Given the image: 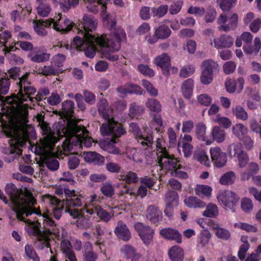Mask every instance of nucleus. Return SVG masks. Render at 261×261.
Segmentation results:
<instances>
[{
  "label": "nucleus",
  "instance_id": "53",
  "mask_svg": "<svg viewBox=\"0 0 261 261\" xmlns=\"http://www.w3.org/2000/svg\"><path fill=\"white\" fill-rule=\"evenodd\" d=\"M227 150L231 157H235L240 151H244L242 150V145L239 143L230 144L228 147Z\"/></svg>",
  "mask_w": 261,
  "mask_h": 261
},
{
  "label": "nucleus",
  "instance_id": "61",
  "mask_svg": "<svg viewBox=\"0 0 261 261\" xmlns=\"http://www.w3.org/2000/svg\"><path fill=\"white\" fill-rule=\"evenodd\" d=\"M152 14V7L143 6L140 8L139 16L141 19L146 20L150 18Z\"/></svg>",
  "mask_w": 261,
  "mask_h": 261
},
{
  "label": "nucleus",
  "instance_id": "38",
  "mask_svg": "<svg viewBox=\"0 0 261 261\" xmlns=\"http://www.w3.org/2000/svg\"><path fill=\"white\" fill-rule=\"evenodd\" d=\"M219 215V210L217 206L213 203H209L206 206L205 210L203 212L202 215L210 218H216Z\"/></svg>",
  "mask_w": 261,
  "mask_h": 261
},
{
  "label": "nucleus",
  "instance_id": "58",
  "mask_svg": "<svg viewBox=\"0 0 261 261\" xmlns=\"http://www.w3.org/2000/svg\"><path fill=\"white\" fill-rule=\"evenodd\" d=\"M204 20L206 22H213L216 19L217 12L215 8L209 7L204 13Z\"/></svg>",
  "mask_w": 261,
  "mask_h": 261
},
{
  "label": "nucleus",
  "instance_id": "13",
  "mask_svg": "<svg viewBox=\"0 0 261 261\" xmlns=\"http://www.w3.org/2000/svg\"><path fill=\"white\" fill-rule=\"evenodd\" d=\"M154 63L162 69L164 75L168 76L170 74L171 60L170 57L166 53L156 56L153 61Z\"/></svg>",
  "mask_w": 261,
  "mask_h": 261
},
{
  "label": "nucleus",
  "instance_id": "12",
  "mask_svg": "<svg viewBox=\"0 0 261 261\" xmlns=\"http://www.w3.org/2000/svg\"><path fill=\"white\" fill-rule=\"evenodd\" d=\"M9 146L4 147L3 152L7 155L15 154L16 156H20L22 153V149L19 146H22L23 142L20 138L14 137L9 140Z\"/></svg>",
  "mask_w": 261,
  "mask_h": 261
},
{
  "label": "nucleus",
  "instance_id": "27",
  "mask_svg": "<svg viewBox=\"0 0 261 261\" xmlns=\"http://www.w3.org/2000/svg\"><path fill=\"white\" fill-rule=\"evenodd\" d=\"M42 162L46 167L50 171H56L59 169V162L54 156L49 154L45 155L42 158Z\"/></svg>",
  "mask_w": 261,
  "mask_h": 261
},
{
  "label": "nucleus",
  "instance_id": "40",
  "mask_svg": "<svg viewBox=\"0 0 261 261\" xmlns=\"http://www.w3.org/2000/svg\"><path fill=\"white\" fill-rule=\"evenodd\" d=\"M144 112L143 106L137 105L136 102L130 104L129 109V115L132 118H135L142 114Z\"/></svg>",
  "mask_w": 261,
  "mask_h": 261
},
{
  "label": "nucleus",
  "instance_id": "30",
  "mask_svg": "<svg viewBox=\"0 0 261 261\" xmlns=\"http://www.w3.org/2000/svg\"><path fill=\"white\" fill-rule=\"evenodd\" d=\"M238 24V16L236 13L233 14L229 18L228 23L226 25H221L218 27L220 31L228 32L230 30H234Z\"/></svg>",
  "mask_w": 261,
  "mask_h": 261
},
{
  "label": "nucleus",
  "instance_id": "8",
  "mask_svg": "<svg viewBox=\"0 0 261 261\" xmlns=\"http://www.w3.org/2000/svg\"><path fill=\"white\" fill-rule=\"evenodd\" d=\"M158 163L163 169L167 171L174 170L177 166L179 161L168 152L158 155Z\"/></svg>",
  "mask_w": 261,
  "mask_h": 261
},
{
  "label": "nucleus",
  "instance_id": "31",
  "mask_svg": "<svg viewBox=\"0 0 261 261\" xmlns=\"http://www.w3.org/2000/svg\"><path fill=\"white\" fill-rule=\"evenodd\" d=\"M85 158L87 162L93 163L99 166L102 165L105 161V158L103 156L96 152L93 151L88 152Z\"/></svg>",
  "mask_w": 261,
  "mask_h": 261
},
{
  "label": "nucleus",
  "instance_id": "15",
  "mask_svg": "<svg viewBox=\"0 0 261 261\" xmlns=\"http://www.w3.org/2000/svg\"><path fill=\"white\" fill-rule=\"evenodd\" d=\"M86 211L91 215L96 214L101 221L105 222L110 221L113 216V213H109L99 205L87 206L86 207Z\"/></svg>",
  "mask_w": 261,
  "mask_h": 261
},
{
  "label": "nucleus",
  "instance_id": "32",
  "mask_svg": "<svg viewBox=\"0 0 261 261\" xmlns=\"http://www.w3.org/2000/svg\"><path fill=\"white\" fill-rule=\"evenodd\" d=\"M184 203L186 206L190 208H203L206 206V203L197 197L195 196H189L185 199Z\"/></svg>",
  "mask_w": 261,
  "mask_h": 261
},
{
  "label": "nucleus",
  "instance_id": "3",
  "mask_svg": "<svg viewBox=\"0 0 261 261\" xmlns=\"http://www.w3.org/2000/svg\"><path fill=\"white\" fill-rule=\"evenodd\" d=\"M5 190L10 197L12 210L15 213L18 220L25 221V218L32 214H40V208L34 207L37 201L32 193L24 194L21 189L12 183L7 184Z\"/></svg>",
  "mask_w": 261,
  "mask_h": 261
},
{
  "label": "nucleus",
  "instance_id": "20",
  "mask_svg": "<svg viewBox=\"0 0 261 261\" xmlns=\"http://www.w3.org/2000/svg\"><path fill=\"white\" fill-rule=\"evenodd\" d=\"M160 233L167 240L174 241L178 244L182 242L181 235L176 229L171 228H163L160 230Z\"/></svg>",
  "mask_w": 261,
  "mask_h": 261
},
{
  "label": "nucleus",
  "instance_id": "34",
  "mask_svg": "<svg viewBox=\"0 0 261 261\" xmlns=\"http://www.w3.org/2000/svg\"><path fill=\"white\" fill-rule=\"evenodd\" d=\"M171 31L165 24H161L155 30L154 35L158 39H165L168 38L171 35Z\"/></svg>",
  "mask_w": 261,
  "mask_h": 261
},
{
  "label": "nucleus",
  "instance_id": "2",
  "mask_svg": "<svg viewBox=\"0 0 261 261\" xmlns=\"http://www.w3.org/2000/svg\"><path fill=\"white\" fill-rule=\"evenodd\" d=\"M65 198L62 200H59L56 197H53L50 199L51 204L55 206L50 215L47 214H41L37 215L41 218L40 220H43V227L45 232L48 234H58L59 230L57 226L55 221L53 220V216L57 220H59L63 212L65 213L66 205H80L82 204V200L79 197L74 190H70L67 188L64 189Z\"/></svg>",
  "mask_w": 261,
  "mask_h": 261
},
{
  "label": "nucleus",
  "instance_id": "64",
  "mask_svg": "<svg viewBox=\"0 0 261 261\" xmlns=\"http://www.w3.org/2000/svg\"><path fill=\"white\" fill-rule=\"evenodd\" d=\"M121 252L129 259L136 252V249L130 245H125L121 247Z\"/></svg>",
  "mask_w": 261,
  "mask_h": 261
},
{
  "label": "nucleus",
  "instance_id": "6",
  "mask_svg": "<svg viewBox=\"0 0 261 261\" xmlns=\"http://www.w3.org/2000/svg\"><path fill=\"white\" fill-rule=\"evenodd\" d=\"M97 21L92 15L85 14L83 16V21L77 28V34L81 35V37H90V36H95L93 31L96 29Z\"/></svg>",
  "mask_w": 261,
  "mask_h": 261
},
{
  "label": "nucleus",
  "instance_id": "4",
  "mask_svg": "<svg viewBox=\"0 0 261 261\" xmlns=\"http://www.w3.org/2000/svg\"><path fill=\"white\" fill-rule=\"evenodd\" d=\"M8 73L11 79L17 81L16 85L18 88V98L20 103H23L27 98H30L31 94H35L36 88L32 85L29 77L30 72H26L21 75L20 69L17 67H13L8 70Z\"/></svg>",
  "mask_w": 261,
  "mask_h": 261
},
{
  "label": "nucleus",
  "instance_id": "46",
  "mask_svg": "<svg viewBox=\"0 0 261 261\" xmlns=\"http://www.w3.org/2000/svg\"><path fill=\"white\" fill-rule=\"evenodd\" d=\"M206 125L202 122L198 123L196 125V135L199 140L205 141L206 136Z\"/></svg>",
  "mask_w": 261,
  "mask_h": 261
},
{
  "label": "nucleus",
  "instance_id": "21",
  "mask_svg": "<svg viewBox=\"0 0 261 261\" xmlns=\"http://www.w3.org/2000/svg\"><path fill=\"white\" fill-rule=\"evenodd\" d=\"M39 125L43 134L45 135L44 141L46 145H52L57 142V138L51 133L50 128L47 122L43 121Z\"/></svg>",
  "mask_w": 261,
  "mask_h": 261
},
{
  "label": "nucleus",
  "instance_id": "51",
  "mask_svg": "<svg viewBox=\"0 0 261 261\" xmlns=\"http://www.w3.org/2000/svg\"><path fill=\"white\" fill-rule=\"evenodd\" d=\"M105 231L99 225L96 226L93 234L95 236L97 240L95 243V245L99 247L101 250V246L103 245V242L101 241L100 237L104 235Z\"/></svg>",
  "mask_w": 261,
  "mask_h": 261
},
{
  "label": "nucleus",
  "instance_id": "57",
  "mask_svg": "<svg viewBox=\"0 0 261 261\" xmlns=\"http://www.w3.org/2000/svg\"><path fill=\"white\" fill-rule=\"evenodd\" d=\"M82 205V203L80 205H66L65 213H68L74 219L82 217V214L80 213L77 209L75 208V207H80Z\"/></svg>",
  "mask_w": 261,
  "mask_h": 261
},
{
  "label": "nucleus",
  "instance_id": "41",
  "mask_svg": "<svg viewBox=\"0 0 261 261\" xmlns=\"http://www.w3.org/2000/svg\"><path fill=\"white\" fill-rule=\"evenodd\" d=\"M37 72L45 76L55 75L59 73L58 69L54 65H45L40 67L38 69Z\"/></svg>",
  "mask_w": 261,
  "mask_h": 261
},
{
  "label": "nucleus",
  "instance_id": "26",
  "mask_svg": "<svg viewBox=\"0 0 261 261\" xmlns=\"http://www.w3.org/2000/svg\"><path fill=\"white\" fill-rule=\"evenodd\" d=\"M194 88V80L191 78L185 81L181 85V92L185 98L190 99L191 98Z\"/></svg>",
  "mask_w": 261,
  "mask_h": 261
},
{
  "label": "nucleus",
  "instance_id": "35",
  "mask_svg": "<svg viewBox=\"0 0 261 261\" xmlns=\"http://www.w3.org/2000/svg\"><path fill=\"white\" fill-rule=\"evenodd\" d=\"M145 106L151 112L159 113L162 111L161 104L156 99L148 98L145 103Z\"/></svg>",
  "mask_w": 261,
  "mask_h": 261
},
{
  "label": "nucleus",
  "instance_id": "25",
  "mask_svg": "<svg viewBox=\"0 0 261 261\" xmlns=\"http://www.w3.org/2000/svg\"><path fill=\"white\" fill-rule=\"evenodd\" d=\"M168 255L172 261H182L184 256V251L181 247L177 245H175L169 249Z\"/></svg>",
  "mask_w": 261,
  "mask_h": 261
},
{
  "label": "nucleus",
  "instance_id": "56",
  "mask_svg": "<svg viewBox=\"0 0 261 261\" xmlns=\"http://www.w3.org/2000/svg\"><path fill=\"white\" fill-rule=\"evenodd\" d=\"M37 9L38 14L42 17L47 16L51 10L49 5L43 2H40Z\"/></svg>",
  "mask_w": 261,
  "mask_h": 261
},
{
  "label": "nucleus",
  "instance_id": "37",
  "mask_svg": "<svg viewBox=\"0 0 261 261\" xmlns=\"http://www.w3.org/2000/svg\"><path fill=\"white\" fill-rule=\"evenodd\" d=\"M218 65L212 60L204 61L201 65L202 71L214 74V72L218 70Z\"/></svg>",
  "mask_w": 261,
  "mask_h": 261
},
{
  "label": "nucleus",
  "instance_id": "7",
  "mask_svg": "<svg viewBox=\"0 0 261 261\" xmlns=\"http://www.w3.org/2000/svg\"><path fill=\"white\" fill-rule=\"evenodd\" d=\"M219 202L226 210L234 211V206L239 200L238 196L230 191H225L220 194L218 197Z\"/></svg>",
  "mask_w": 261,
  "mask_h": 261
},
{
  "label": "nucleus",
  "instance_id": "39",
  "mask_svg": "<svg viewBox=\"0 0 261 261\" xmlns=\"http://www.w3.org/2000/svg\"><path fill=\"white\" fill-rule=\"evenodd\" d=\"M63 133L64 135H66L67 134V132L69 131L71 133V134L73 136H75L79 138H81L80 136L82 135L81 134H79L81 132H82V134L84 135L85 133H86L87 132V129L85 128H84L83 129H81L80 127L77 124H74L73 126H70L68 125V128H65L64 127L62 129Z\"/></svg>",
  "mask_w": 261,
  "mask_h": 261
},
{
  "label": "nucleus",
  "instance_id": "44",
  "mask_svg": "<svg viewBox=\"0 0 261 261\" xmlns=\"http://www.w3.org/2000/svg\"><path fill=\"white\" fill-rule=\"evenodd\" d=\"M10 86V79L8 77H1L0 79V99L3 98L1 95H6Z\"/></svg>",
  "mask_w": 261,
  "mask_h": 261
},
{
  "label": "nucleus",
  "instance_id": "47",
  "mask_svg": "<svg viewBox=\"0 0 261 261\" xmlns=\"http://www.w3.org/2000/svg\"><path fill=\"white\" fill-rule=\"evenodd\" d=\"M25 253L30 259L33 261H40V257L32 245L27 244L24 247Z\"/></svg>",
  "mask_w": 261,
  "mask_h": 261
},
{
  "label": "nucleus",
  "instance_id": "16",
  "mask_svg": "<svg viewBox=\"0 0 261 261\" xmlns=\"http://www.w3.org/2000/svg\"><path fill=\"white\" fill-rule=\"evenodd\" d=\"M28 223L29 224L28 228V233L36 237L39 241H47V237L44 231L40 229L41 223L38 219L37 221H32L30 220H27Z\"/></svg>",
  "mask_w": 261,
  "mask_h": 261
},
{
  "label": "nucleus",
  "instance_id": "14",
  "mask_svg": "<svg viewBox=\"0 0 261 261\" xmlns=\"http://www.w3.org/2000/svg\"><path fill=\"white\" fill-rule=\"evenodd\" d=\"M97 110L98 114L101 116L105 120L107 121L106 124L112 123L115 125H120L116 123L114 120L110 118V114L112 112V110L109 107L107 100L105 98H102L98 105Z\"/></svg>",
  "mask_w": 261,
  "mask_h": 261
},
{
  "label": "nucleus",
  "instance_id": "63",
  "mask_svg": "<svg viewBox=\"0 0 261 261\" xmlns=\"http://www.w3.org/2000/svg\"><path fill=\"white\" fill-rule=\"evenodd\" d=\"M215 229H216V234L218 238L225 241L230 238V233L228 230L218 227Z\"/></svg>",
  "mask_w": 261,
  "mask_h": 261
},
{
  "label": "nucleus",
  "instance_id": "5",
  "mask_svg": "<svg viewBox=\"0 0 261 261\" xmlns=\"http://www.w3.org/2000/svg\"><path fill=\"white\" fill-rule=\"evenodd\" d=\"M100 131L103 136H107L108 142L106 149L109 152L114 154H118L120 151L114 144L117 143L119 138L126 133L125 129L122 125H114L112 123L102 124L100 127Z\"/></svg>",
  "mask_w": 261,
  "mask_h": 261
},
{
  "label": "nucleus",
  "instance_id": "9",
  "mask_svg": "<svg viewBox=\"0 0 261 261\" xmlns=\"http://www.w3.org/2000/svg\"><path fill=\"white\" fill-rule=\"evenodd\" d=\"M134 227L144 244L148 246L153 241L154 230L149 226L141 222L135 224Z\"/></svg>",
  "mask_w": 261,
  "mask_h": 261
},
{
  "label": "nucleus",
  "instance_id": "29",
  "mask_svg": "<svg viewBox=\"0 0 261 261\" xmlns=\"http://www.w3.org/2000/svg\"><path fill=\"white\" fill-rule=\"evenodd\" d=\"M28 111L21 110L16 113L14 117V121L16 126L24 127L28 122Z\"/></svg>",
  "mask_w": 261,
  "mask_h": 261
},
{
  "label": "nucleus",
  "instance_id": "1",
  "mask_svg": "<svg viewBox=\"0 0 261 261\" xmlns=\"http://www.w3.org/2000/svg\"><path fill=\"white\" fill-rule=\"evenodd\" d=\"M126 38V33L121 28H114L110 35L102 34L100 36H90V37L75 36L72 43L77 50H84L87 57L93 58L97 50V46L101 49L103 58L111 61H116L118 55L115 52L121 48V44Z\"/></svg>",
  "mask_w": 261,
  "mask_h": 261
},
{
  "label": "nucleus",
  "instance_id": "23",
  "mask_svg": "<svg viewBox=\"0 0 261 261\" xmlns=\"http://www.w3.org/2000/svg\"><path fill=\"white\" fill-rule=\"evenodd\" d=\"M233 38L230 35L224 34L214 40L215 47L218 48H229L233 44Z\"/></svg>",
  "mask_w": 261,
  "mask_h": 261
},
{
  "label": "nucleus",
  "instance_id": "60",
  "mask_svg": "<svg viewBox=\"0 0 261 261\" xmlns=\"http://www.w3.org/2000/svg\"><path fill=\"white\" fill-rule=\"evenodd\" d=\"M142 84L150 95L155 97L158 95V90L147 80H143Z\"/></svg>",
  "mask_w": 261,
  "mask_h": 261
},
{
  "label": "nucleus",
  "instance_id": "18",
  "mask_svg": "<svg viewBox=\"0 0 261 261\" xmlns=\"http://www.w3.org/2000/svg\"><path fill=\"white\" fill-rule=\"evenodd\" d=\"M136 140L145 149L153 148V136L151 130H145Z\"/></svg>",
  "mask_w": 261,
  "mask_h": 261
},
{
  "label": "nucleus",
  "instance_id": "55",
  "mask_svg": "<svg viewBox=\"0 0 261 261\" xmlns=\"http://www.w3.org/2000/svg\"><path fill=\"white\" fill-rule=\"evenodd\" d=\"M237 0H217V4L223 11H228Z\"/></svg>",
  "mask_w": 261,
  "mask_h": 261
},
{
  "label": "nucleus",
  "instance_id": "11",
  "mask_svg": "<svg viewBox=\"0 0 261 261\" xmlns=\"http://www.w3.org/2000/svg\"><path fill=\"white\" fill-rule=\"evenodd\" d=\"M212 162L217 168L224 167L227 162V154L219 147H211L210 150Z\"/></svg>",
  "mask_w": 261,
  "mask_h": 261
},
{
  "label": "nucleus",
  "instance_id": "62",
  "mask_svg": "<svg viewBox=\"0 0 261 261\" xmlns=\"http://www.w3.org/2000/svg\"><path fill=\"white\" fill-rule=\"evenodd\" d=\"M238 160V165L240 168L245 167L248 163L249 157L245 151H240L237 156Z\"/></svg>",
  "mask_w": 261,
  "mask_h": 261
},
{
  "label": "nucleus",
  "instance_id": "48",
  "mask_svg": "<svg viewBox=\"0 0 261 261\" xmlns=\"http://www.w3.org/2000/svg\"><path fill=\"white\" fill-rule=\"evenodd\" d=\"M49 90L47 88L41 89L38 91L36 97H32V95H33V94H31L30 95V98H31L32 99H30V98H27V100H25L24 102L28 101V100H29L31 102H34L35 101V100L40 102L44 98V96L49 95Z\"/></svg>",
  "mask_w": 261,
  "mask_h": 261
},
{
  "label": "nucleus",
  "instance_id": "59",
  "mask_svg": "<svg viewBox=\"0 0 261 261\" xmlns=\"http://www.w3.org/2000/svg\"><path fill=\"white\" fill-rule=\"evenodd\" d=\"M101 193L107 197H111L114 194V189L109 182L103 184L100 188Z\"/></svg>",
  "mask_w": 261,
  "mask_h": 261
},
{
  "label": "nucleus",
  "instance_id": "17",
  "mask_svg": "<svg viewBox=\"0 0 261 261\" xmlns=\"http://www.w3.org/2000/svg\"><path fill=\"white\" fill-rule=\"evenodd\" d=\"M146 218L152 223L157 225L162 221L163 214L158 206L150 205L146 210Z\"/></svg>",
  "mask_w": 261,
  "mask_h": 261
},
{
  "label": "nucleus",
  "instance_id": "19",
  "mask_svg": "<svg viewBox=\"0 0 261 261\" xmlns=\"http://www.w3.org/2000/svg\"><path fill=\"white\" fill-rule=\"evenodd\" d=\"M114 232L118 238L124 241L129 240L131 238V233L128 228L122 221L118 222Z\"/></svg>",
  "mask_w": 261,
  "mask_h": 261
},
{
  "label": "nucleus",
  "instance_id": "22",
  "mask_svg": "<svg viewBox=\"0 0 261 261\" xmlns=\"http://www.w3.org/2000/svg\"><path fill=\"white\" fill-rule=\"evenodd\" d=\"M53 22L49 19L44 21L38 20L34 21V29L36 34L42 37L46 36L47 35V32L45 28H49L52 25Z\"/></svg>",
  "mask_w": 261,
  "mask_h": 261
},
{
  "label": "nucleus",
  "instance_id": "45",
  "mask_svg": "<svg viewBox=\"0 0 261 261\" xmlns=\"http://www.w3.org/2000/svg\"><path fill=\"white\" fill-rule=\"evenodd\" d=\"M232 112L236 117L242 121H245L248 119V114L245 109L240 106H236L233 108Z\"/></svg>",
  "mask_w": 261,
  "mask_h": 261
},
{
  "label": "nucleus",
  "instance_id": "42",
  "mask_svg": "<svg viewBox=\"0 0 261 261\" xmlns=\"http://www.w3.org/2000/svg\"><path fill=\"white\" fill-rule=\"evenodd\" d=\"M165 201L167 204L177 206L179 201L177 193L174 191H168L165 195Z\"/></svg>",
  "mask_w": 261,
  "mask_h": 261
},
{
  "label": "nucleus",
  "instance_id": "52",
  "mask_svg": "<svg viewBox=\"0 0 261 261\" xmlns=\"http://www.w3.org/2000/svg\"><path fill=\"white\" fill-rule=\"evenodd\" d=\"M137 70L141 74L146 76L151 77L154 75L153 70L146 64H139L137 67Z\"/></svg>",
  "mask_w": 261,
  "mask_h": 261
},
{
  "label": "nucleus",
  "instance_id": "49",
  "mask_svg": "<svg viewBox=\"0 0 261 261\" xmlns=\"http://www.w3.org/2000/svg\"><path fill=\"white\" fill-rule=\"evenodd\" d=\"M29 57L32 62L41 63L48 61L50 58V54L46 53H43L41 54H36L34 55L30 54Z\"/></svg>",
  "mask_w": 261,
  "mask_h": 261
},
{
  "label": "nucleus",
  "instance_id": "54",
  "mask_svg": "<svg viewBox=\"0 0 261 261\" xmlns=\"http://www.w3.org/2000/svg\"><path fill=\"white\" fill-rule=\"evenodd\" d=\"M127 93L135 94L137 95L143 94L145 92L141 87L133 83H126Z\"/></svg>",
  "mask_w": 261,
  "mask_h": 261
},
{
  "label": "nucleus",
  "instance_id": "10",
  "mask_svg": "<svg viewBox=\"0 0 261 261\" xmlns=\"http://www.w3.org/2000/svg\"><path fill=\"white\" fill-rule=\"evenodd\" d=\"M59 18L55 20L50 19L53 22V28L58 32L65 34L69 32L75 26V23L66 17H62L61 14L58 15Z\"/></svg>",
  "mask_w": 261,
  "mask_h": 261
},
{
  "label": "nucleus",
  "instance_id": "43",
  "mask_svg": "<svg viewBox=\"0 0 261 261\" xmlns=\"http://www.w3.org/2000/svg\"><path fill=\"white\" fill-rule=\"evenodd\" d=\"M235 174L232 171L224 173L220 179V183L223 185H230L234 182Z\"/></svg>",
  "mask_w": 261,
  "mask_h": 261
},
{
  "label": "nucleus",
  "instance_id": "36",
  "mask_svg": "<svg viewBox=\"0 0 261 261\" xmlns=\"http://www.w3.org/2000/svg\"><path fill=\"white\" fill-rule=\"evenodd\" d=\"M213 140L217 143L223 142L225 138V130L220 126H214L211 132Z\"/></svg>",
  "mask_w": 261,
  "mask_h": 261
},
{
  "label": "nucleus",
  "instance_id": "33",
  "mask_svg": "<svg viewBox=\"0 0 261 261\" xmlns=\"http://www.w3.org/2000/svg\"><path fill=\"white\" fill-rule=\"evenodd\" d=\"M118 178L119 180L125 181L128 184L137 183L139 180L137 174L132 171H122L118 175Z\"/></svg>",
  "mask_w": 261,
  "mask_h": 261
},
{
  "label": "nucleus",
  "instance_id": "28",
  "mask_svg": "<svg viewBox=\"0 0 261 261\" xmlns=\"http://www.w3.org/2000/svg\"><path fill=\"white\" fill-rule=\"evenodd\" d=\"M11 33L8 31H4L0 34V46H4L3 51L5 54L14 50L15 47L14 46H8L7 45L8 40L11 38Z\"/></svg>",
  "mask_w": 261,
  "mask_h": 261
},
{
  "label": "nucleus",
  "instance_id": "50",
  "mask_svg": "<svg viewBox=\"0 0 261 261\" xmlns=\"http://www.w3.org/2000/svg\"><path fill=\"white\" fill-rule=\"evenodd\" d=\"M168 7L166 5H162L158 8L152 7V14L153 17L161 18L167 12Z\"/></svg>",
  "mask_w": 261,
  "mask_h": 261
},
{
  "label": "nucleus",
  "instance_id": "24",
  "mask_svg": "<svg viewBox=\"0 0 261 261\" xmlns=\"http://www.w3.org/2000/svg\"><path fill=\"white\" fill-rule=\"evenodd\" d=\"M74 103L73 101L67 100L62 104L61 116L67 119H71L74 113Z\"/></svg>",
  "mask_w": 261,
  "mask_h": 261
}]
</instances>
